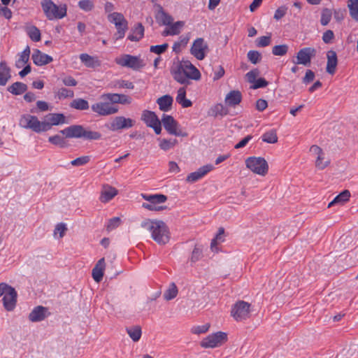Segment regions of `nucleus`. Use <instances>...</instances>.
Returning a JSON list of instances; mask_svg holds the SVG:
<instances>
[{
  "mask_svg": "<svg viewBox=\"0 0 358 358\" xmlns=\"http://www.w3.org/2000/svg\"><path fill=\"white\" fill-rule=\"evenodd\" d=\"M171 73L176 82L186 85L190 84V80H198L201 78L199 71L189 61L173 64Z\"/></svg>",
  "mask_w": 358,
  "mask_h": 358,
  "instance_id": "nucleus-1",
  "label": "nucleus"
},
{
  "mask_svg": "<svg viewBox=\"0 0 358 358\" xmlns=\"http://www.w3.org/2000/svg\"><path fill=\"white\" fill-rule=\"evenodd\" d=\"M141 227L151 234V238L159 245H165L170 240V231L164 222L159 220L145 219Z\"/></svg>",
  "mask_w": 358,
  "mask_h": 358,
  "instance_id": "nucleus-2",
  "label": "nucleus"
},
{
  "mask_svg": "<svg viewBox=\"0 0 358 358\" xmlns=\"http://www.w3.org/2000/svg\"><path fill=\"white\" fill-rule=\"evenodd\" d=\"M60 133L66 138H83L92 141L99 140L101 138V133L85 129L80 124H73L60 131Z\"/></svg>",
  "mask_w": 358,
  "mask_h": 358,
  "instance_id": "nucleus-3",
  "label": "nucleus"
},
{
  "mask_svg": "<svg viewBox=\"0 0 358 358\" xmlns=\"http://www.w3.org/2000/svg\"><path fill=\"white\" fill-rule=\"evenodd\" d=\"M41 5L49 20H60L66 15L67 6L65 3L56 5L52 0H41Z\"/></svg>",
  "mask_w": 358,
  "mask_h": 358,
  "instance_id": "nucleus-4",
  "label": "nucleus"
},
{
  "mask_svg": "<svg viewBox=\"0 0 358 358\" xmlns=\"http://www.w3.org/2000/svg\"><path fill=\"white\" fill-rule=\"evenodd\" d=\"M245 166L255 174L264 176L268 171L266 159L261 157H250L245 159Z\"/></svg>",
  "mask_w": 358,
  "mask_h": 358,
  "instance_id": "nucleus-5",
  "label": "nucleus"
},
{
  "mask_svg": "<svg viewBox=\"0 0 358 358\" xmlns=\"http://www.w3.org/2000/svg\"><path fill=\"white\" fill-rule=\"evenodd\" d=\"M20 125L26 129H31L39 133L48 130V124L45 122H40L36 116L24 115L20 120Z\"/></svg>",
  "mask_w": 358,
  "mask_h": 358,
  "instance_id": "nucleus-6",
  "label": "nucleus"
},
{
  "mask_svg": "<svg viewBox=\"0 0 358 358\" xmlns=\"http://www.w3.org/2000/svg\"><path fill=\"white\" fill-rule=\"evenodd\" d=\"M115 62L121 66L129 68L134 71H138L145 66V63L140 57L127 54L117 57Z\"/></svg>",
  "mask_w": 358,
  "mask_h": 358,
  "instance_id": "nucleus-7",
  "label": "nucleus"
},
{
  "mask_svg": "<svg viewBox=\"0 0 358 358\" xmlns=\"http://www.w3.org/2000/svg\"><path fill=\"white\" fill-rule=\"evenodd\" d=\"M227 341V334L217 331L204 338L200 343L203 348H215L221 346Z\"/></svg>",
  "mask_w": 358,
  "mask_h": 358,
  "instance_id": "nucleus-8",
  "label": "nucleus"
},
{
  "mask_svg": "<svg viewBox=\"0 0 358 358\" xmlns=\"http://www.w3.org/2000/svg\"><path fill=\"white\" fill-rule=\"evenodd\" d=\"M231 315L236 321H242L249 318L250 304L244 301H237L231 309Z\"/></svg>",
  "mask_w": 358,
  "mask_h": 358,
  "instance_id": "nucleus-9",
  "label": "nucleus"
},
{
  "mask_svg": "<svg viewBox=\"0 0 358 358\" xmlns=\"http://www.w3.org/2000/svg\"><path fill=\"white\" fill-rule=\"evenodd\" d=\"M92 110L101 116H108L115 114L119 108L117 106L112 105L107 101L96 102L91 106Z\"/></svg>",
  "mask_w": 358,
  "mask_h": 358,
  "instance_id": "nucleus-10",
  "label": "nucleus"
},
{
  "mask_svg": "<svg viewBox=\"0 0 358 358\" xmlns=\"http://www.w3.org/2000/svg\"><path fill=\"white\" fill-rule=\"evenodd\" d=\"M162 123L163 124L164 129L169 134L176 136H187V133L182 132L179 129L178 123L171 115L164 114L162 119Z\"/></svg>",
  "mask_w": 358,
  "mask_h": 358,
  "instance_id": "nucleus-11",
  "label": "nucleus"
},
{
  "mask_svg": "<svg viewBox=\"0 0 358 358\" xmlns=\"http://www.w3.org/2000/svg\"><path fill=\"white\" fill-rule=\"evenodd\" d=\"M3 304L5 309L8 311H12L16 306L17 293L15 288L7 284V287L3 293Z\"/></svg>",
  "mask_w": 358,
  "mask_h": 358,
  "instance_id": "nucleus-12",
  "label": "nucleus"
},
{
  "mask_svg": "<svg viewBox=\"0 0 358 358\" xmlns=\"http://www.w3.org/2000/svg\"><path fill=\"white\" fill-rule=\"evenodd\" d=\"M208 50L207 43L203 38H198L194 41L190 52L197 59L202 60L205 58Z\"/></svg>",
  "mask_w": 358,
  "mask_h": 358,
  "instance_id": "nucleus-13",
  "label": "nucleus"
},
{
  "mask_svg": "<svg viewBox=\"0 0 358 358\" xmlns=\"http://www.w3.org/2000/svg\"><path fill=\"white\" fill-rule=\"evenodd\" d=\"M316 55V50L313 48H303L296 55V61L294 63L308 66L310 64L311 59Z\"/></svg>",
  "mask_w": 358,
  "mask_h": 358,
  "instance_id": "nucleus-14",
  "label": "nucleus"
},
{
  "mask_svg": "<svg viewBox=\"0 0 358 358\" xmlns=\"http://www.w3.org/2000/svg\"><path fill=\"white\" fill-rule=\"evenodd\" d=\"M135 121L131 118L124 116H117L113 119L110 124L109 129L115 131L122 129L131 128L134 125Z\"/></svg>",
  "mask_w": 358,
  "mask_h": 358,
  "instance_id": "nucleus-15",
  "label": "nucleus"
},
{
  "mask_svg": "<svg viewBox=\"0 0 358 358\" xmlns=\"http://www.w3.org/2000/svg\"><path fill=\"white\" fill-rule=\"evenodd\" d=\"M310 152L317 156L315 160V166L320 170H323L330 164V160L326 159L325 154L322 149L317 145H313L310 148Z\"/></svg>",
  "mask_w": 358,
  "mask_h": 358,
  "instance_id": "nucleus-16",
  "label": "nucleus"
},
{
  "mask_svg": "<svg viewBox=\"0 0 358 358\" xmlns=\"http://www.w3.org/2000/svg\"><path fill=\"white\" fill-rule=\"evenodd\" d=\"M101 99L107 101L112 105L115 103L129 104L131 102V99L127 95L116 93L103 94L101 96Z\"/></svg>",
  "mask_w": 358,
  "mask_h": 358,
  "instance_id": "nucleus-17",
  "label": "nucleus"
},
{
  "mask_svg": "<svg viewBox=\"0 0 358 358\" xmlns=\"http://www.w3.org/2000/svg\"><path fill=\"white\" fill-rule=\"evenodd\" d=\"M48 309L42 306L35 307L29 315V320L32 322H41L50 315Z\"/></svg>",
  "mask_w": 358,
  "mask_h": 358,
  "instance_id": "nucleus-18",
  "label": "nucleus"
},
{
  "mask_svg": "<svg viewBox=\"0 0 358 358\" xmlns=\"http://www.w3.org/2000/svg\"><path fill=\"white\" fill-rule=\"evenodd\" d=\"M156 8L157 11L155 17L157 22L160 25L169 26L173 22V17L167 13L161 5L157 4Z\"/></svg>",
  "mask_w": 358,
  "mask_h": 358,
  "instance_id": "nucleus-19",
  "label": "nucleus"
},
{
  "mask_svg": "<svg viewBox=\"0 0 358 358\" xmlns=\"http://www.w3.org/2000/svg\"><path fill=\"white\" fill-rule=\"evenodd\" d=\"M213 166L212 164H206L200 167L196 171L191 173L187 176L186 180L189 182H194L201 178H203L205 175H206L208 172L213 169Z\"/></svg>",
  "mask_w": 358,
  "mask_h": 358,
  "instance_id": "nucleus-20",
  "label": "nucleus"
},
{
  "mask_svg": "<svg viewBox=\"0 0 358 358\" xmlns=\"http://www.w3.org/2000/svg\"><path fill=\"white\" fill-rule=\"evenodd\" d=\"M118 193V191L109 185H103L101 188L99 200L102 203H107L113 199Z\"/></svg>",
  "mask_w": 358,
  "mask_h": 358,
  "instance_id": "nucleus-21",
  "label": "nucleus"
},
{
  "mask_svg": "<svg viewBox=\"0 0 358 358\" xmlns=\"http://www.w3.org/2000/svg\"><path fill=\"white\" fill-rule=\"evenodd\" d=\"M242 100V94L238 90L230 91L225 97V104L229 107H235L238 105Z\"/></svg>",
  "mask_w": 358,
  "mask_h": 358,
  "instance_id": "nucleus-22",
  "label": "nucleus"
},
{
  "mask_svg": "<svg viewBox=\"0 0 358 358\" xmlns=\"http://www.w3.org/2000/svg\"><path fill=\"white\" fill-rule=\"evenodd\" d=\"M106 267L105 259H100L92 269V275L95 282H99L102 280L103 271Z\"/></svg>",
  "mask_w": 358,
  "mask_h": 358,
  "instance_id": "nucleus-23",
  "label": "nucleus"
},
{
  "mask_svg": "<svg viewBox=\"0 0 358 358\" xmlns=\"http://www.w3.org/2000/svg\"><path fill=\"white\" fill-rule=\"evenodd\" d=\"M327 63L326 71L328 73L334 74L338 64L336 52L334 50H329L327 54Z\"/></svg>",
  "mask_w": 358,
  "mask_h": 358,
  "instance_id": "nucleus-24",
  "label": "nucleus"
},
{
  "mask_svg": "<svg viewBox=\"0 0 358 358\" xmlns=\"http://www.w3.org/2000/svg\"><path fill=\"white\" fill-rule=\"evenodd\" d=\"M45 124H48V130L53 125H59L66 122V117L62 113H50L46 116Z\"/></svg>",
  "mask_w": 358,
  "mask_h": 358,
  "instance_id": "nucleus-25",
  "label": "nucleus"
},
{
  "mask_svg": "<svg viewBox=\"0 0 358 358\" xmlns=\"http://www.w3.org/2000/svg\"><path fill=\"white\" fill-rule=\"evenodd\" d=\"M31 58L34 63L37 66H43L49 64L52 61V58L40 50H36L33 53Z\"/></svg>",
  "mask_w": 358,
  "mask_h": 358,
  "instance_id": "nucleus-26",
  "label": "nucleus"
},
{
  "mask_svg": "<svg viewBox=\"0 0 358 358\" xmlns=\"http://www.w3.org/2000/svg\"><path fill=\"white\" fill-rule=\"evenodd\" d=\"M11 78L10 69L5 61L0 62V85L5 86Z\"/></svg>",
  "mask_w": 358,
  "mask_h": 358,
  "instance_id": "nucleus-27",
  "label": "nucleus"
},
{
  "mask_svg": "<svg viewBox=\"0 0 358 358\" xmlns=\"http://www.w3.org/2000/svg\"><path fill=\"white\" fill-rule=\"evenodd\" d=\"M141 120L149 127L154 126L155 123L159 121V118L154 112L148 110L143 111Z\"/></svg>",
  "mask_w": 358,
  "mask_h": 358,
  "instance_id": "nucleus-28",
  "label": "nucleus"
},
{
  "mask_svg": "<svg viewBox=\"0 0 358 358\" xmlns=\"http://www.w3.org/2000/svg\"><path fill=\"white\" fill-rule=\"evenodd\" d=\"M350 197V191L348 189L343 190L338 195H337L332 201H331L328 204V208H331V206L336 204L343 205L345 202H347L349 200Z\"/></svg>",
  "mask_w": 358,
  "mask_h": 358,
  "instance_id": "nucleus-29",
  "label": "nucleus"
},
{
  "mask_svg": "<svg viewBox=\"0 0 358 358\" xmlns=\"http://www.w3.org/2000/svg\"><path fill=\"white\" fill-rule=\"evenodd\" d=\"M173 98L170 95H164L157 100L159 109L162 111H169L173 103Z\"/></svg>",
  "mask_w": 358,
  "mask_h": 358,
  "instance_id": "nucleus-30",
  "label": "nucleus"
},
{
  "mask_svg": "<svg viewBox=\"0 0 358 358\" xmlns=\"http://www.w3.org/2000/svg\"><path fill=\"white\" fill-rule=\"evenodd\" d=\"M176 100L183 108H188L192 105V102L189 99H186V90L185 87L178 89Z\"/></svg>",
  "mask_w": 358,
  "mask_h": 358,
  "instance_id": "nucleus-31",
  "label": "nucleus"
},
{
  "mask_svg": "<svg viewBox=\"0 0 358 358\" xmlns=\"http://www.w3.org/2000/svg\"><path fill=\"white\" fill-rule=\"evenodd\" d=\"M142 197L149 201V203L159 204L163 203L167 201V196L164 194H142Z\"/></svg>",
  "mask_w": 358,
  "mask_h": 358,
  "instance_id": "nucleus-32",
  "label": "nucleus"
},
{
  "mask_svg": "<svg viewBox=\"0 0 358 358\" xmlns=\"http://www.w3.org/2000/svg\"><path fill=\"white\" fill-rule=\"evenodd\" d=\"M81 62L89 68H94L100 65V62L96 57H92L87 53H83L80 55Z\"/></svg>",
  "mask_w": 358,
  "mask_h": 358,
  "instance_id": "nucleus-33",
  "label": "nucleus"
},
{
  "mask_svg": "<svg viewBox=\"0 0 358 358\" xmlns=\"http://www.w3.org/2000/svg\"><path fill=\"white\" fill-rule=\"evenodd\" d=\"M7 90L14 95H20L27 90V85L21 82H15L9 86Z\"/></svg>",
  "mask_w": 358,
  "mask_h": 358,
  "instance_id": "nucleus-34",
  "label": "nucleus"
},
{
  "mask_svg": "<svg viewBox=\"0 0 358 358\" xmlns=\"http://www.w3.org/2000/svg\"><path fill=\"white\" fill-rule=\"evenodd\" d=\"M144 35V27L141 23H138L132 33L128 36V39L131 41H138Z\"/></svg>",
  "mask_w": 358,
  "mask_h": 358,
  "instance_id": "nucleus-35",
  "label": "nucleus"
},
{
  "mask_svg": "<svg viewBox=\"0 0 358 358\" xmlns=\"http://www.w3.org/2000/svg\"><path fill=\"white\" fill-rule=\"evenodd\" d=\"M347 6L350 17L358 22V0H348Z\"/></svg>",
  "mask_w": 358,
  "mask_h": 358,
  "instance_id": "nucleus-36",
  "label": "nucleus"
},
{
  "mask_svg": "<svg viewBox=\"0 0 358 358\" xmlns=\"http://www.w3.org/2000/svg\"><path fill=\"white\" fill-rule=\"evenodd\" d=\"M127 332L134 342L138 341L142 334L141 328L138 325L127 327Z\"/></svg>",
  "mask_w": 358,
  "mask_h": 358,
  "instance_id": "nucleus-37",
  "label": "nucleus"
},
{
  "mask_svg": "<svg viewBox=\"0 0 358 358\" xmlns=\"http://www.w3.org/2000/svg\"><path fill=\"white\" fill-rule=\"evenodd\" d=\"M30 48L29 46H27L26 48L21 53L20 58L15 62V66L17 69H20L27 64L29 59L30 56Z\"/></svg>",
  "mask_w": 358,
  "mask_h": 358,
  "instance_id": "nucleus-38",
  "label": "nucleus"
},
{
  "mask_svg": "<svg viewBox=\"0 0 358 358\" xmlns=\"http://www.w3.org/2000/svg\"><path fill=\"white\" fill-rule=\"evenodd\" d=\"M70 106L80 110H87L90 107L88 101L81 98L73 99L71 102Z\"/></svg>",
  "mask_w": 358,
  "mask_h": 358,
  "instance_id": "nucleus-39",
  "label": "nucleus"
},
{
  "mask_svg": "<svg viewBox=\"0 0 358 358\" xmlns=\"http://www.w3.org/2000/svg\"><path fill=\"white\" fill-rule=\"evenodd\" d=\"M178 293V289L177 286L174 282H172L169 285L168 289L164 293V298L166 301H170L176 297Z\"/></svg>",
  "mask_w": 358,
  "mask_h": 358,
  "instance_id": "nucleus-40",
  "label": "nucleus"
},
{
  "mask_svg": "<svg viewBox=\"0 0 358 358\" xmlns=\"http://www.w3.org/2000/svg\"><path fill=\"white\" fill-rule=\"evenodd\" d=\"M208 114L213 117H217L218 115L224 116L227 114V110L222 104L217 103L210 109Z\"/></svg>",
  "mask_w": 358,
  "mask_h": 358,
  "instance_id": "nucleus-41",
  "label": "nucleus"
},
{
  "mask_svg": "<svg viewBox=\"0 0 358 358\" xmlns=\"http://www.w3.org/2000/svg\"><path fill=\"white\" fill-rule=\"evenodd\" d=\"M159 146L161 150L164 151H167L173 148L178 143V141L176 139H159Z\"/></svg>",
  "mask_w": 358,
  "mask_h": 358,
  "instance_id": "nucleus-42",
  "label": "nucleus"
},
{
  "mask_svg": "<svg viewBox=\"0 0 358 358\" xmlns=\"http://www.w3.org/2000/svg\"><path fill=\"white\" fill-rule=\"evenodd\" d=\"M262 139L264 142H266L267 143H275L278 142V136L276 131L274 129H271L270 131H266L264 133L262 136Z\"/></svg>",
  "mask_w": 358,
  "mask_h": 358,
  "instance_id": "nucleus-43",
  "label": "nucleus"
},
{
  "mask_svg": "<svg viewBox=\"0 0 358 358\" xmlns=\"http://www.w3.org/2000/svg\"><path fill=\"white\" fill-rule=\"evenodd\" d=\"M108 19L111 23H113L114 24L127 22L124 15L122 13L117 12L109 14Z\"/></svg>",
  "mask_w": 358,
  "mask_h": 358,
  "instance_id": "nucleus-44",
  "label": "nucleus"
},
{
  "mask_svg": "<svg viewBox=\"0 0 358 358\" xmlns=\"http://www.w3.org/2000/svg\"><path fill=\"white\" fill-rule=\"evenodd\" d=\"M332 11L331 9L325 8L322 10L321 13V19H320V23L323 26L327 25L331 17H332Z\"/></svg>",
  "mask_w": 358,
  "mask_h": 358,
  "instance_id": "nucleus-45",
  "label": "nucleus"
},
{
  "mask_svg": "<svg viewBox=\"0 0 358 358\" xmlns=\"http://www.w3.org/2000/svg\"><path fill=\"white\" fill-rule=\"evenodd\" d=\"M78 7L85 11L90 12L94 8V2L93 0H80L78 1Z\"/></svg>",
  "mask_w": 358,
  "mask_h": 358,
  "instance_id": "nucleus-46",
  "label": "nucleus"
},
{
  "mask_svg": "<svg viewBox=\"0 0 358 358\" xmlns=\"http://www.w3.org/2000/svg\"><path fill=\"white\" fill-rule=\"evenodd\" d=\"M48 141L55 145L59 146L60 148H64L66 146V142L64 138L58 134L49 137Z\"/></svg>",
  "mask_w": 358,
  "mask_h": 358,
  "instance_id": "nucleus-47",
  "label": "nucleus"
},
{
  "mask_svg": "<svg viewBox=\"0 0 358 358\" xmlns=\"http://www.w3.org/2000/svg\"><path fill=\"white\" fill-rule=\"evenodd\" d=\"M27 34L33 41L37 42L41 40V31L35 26L28 28Z\"/></svg>",
  "mask_w": 358,
  "mask_h": 358,
  "instance_id": "nucleus-48",
  "label": "nucleus"
},
{
  "mask_svg": "<svg viewBox=\"0 0 358 358\" xmlns=\"http://www.w3.org/2000/svg\"><path fill=\"white\" fill-rule=\"evenodd\" d=\"M287 51L288 46L285 44L275 45L272 49V53L275 56H283Z\"/></svg>",
  "mask_w": 358,
  "mask_h": 358,
  "instance_id": "nucleus-49",
  "label": "nucleus"
},
{
  "mask_svg": "<svg viewBox=\"0 0 358 358\" xmlns=\"http://www.w3.org/2000/svg\"><path fill=\"white\" fill-rule=\"evenodd\" d=\"M247 56H248V60L252 64H256L258 62H259L262 59L261 54L257 50H250L248 52Z\"/></svg>",
  "mask_w": 358,
  "mask_h": 358,
  "instance_id": "nucleus-50",
  "label": "nucleus"
},
{
  "mask_svg": "<svg viewBox=\"0 0 358 358\" xmlns=\"http://www.w3.org/2000/svg\"><path fill=\"white\" fill-rule=\"evenodd\" d=\"M185 22L183 21H178L175 23L173 22L169 24L170 31L173 36L178 35L180 33V29L184 26Z\"/></svg>",
  "mask_w": 358,
  "mask_h": 358,
  "instance_id": "nucleus-51",
  "label": "nucleus"
},
{
  "mask_svg": "<svg viewBox=\"0 0 358 358\" xmlns=\"http://www.w3.org/2000/svg\"><path fill=\"white\" fill-rule=\"evenodd\" d=\"M57 96L59 99L68 97L72 98L74 96V92L71 90L62 87L58 90Z\"/></svg>",
  "mask_w": 358,
  "mask_h": 358,
  "instance_id": "nucleus-52",
  "label": "nucleus"
},
{
  "mask_svg": "<svg viewBox=\"0 0 358 358\" xmlns=\"http://www.w3.org/2000/svg\"><path fill=\"white\" fill-rule=\"evenodd\" d=\"M168 48H169V44L165 43L162 45L150 46V51L151 52H153V53H155L157 55H160V54H162L163 52H166V50L168 49Z\"/></svg>",
  "mask_w": 358,
  "mask_h": 358,
  "instance_id": "nucleus-53",
  "label": "nucleus"
},
{
  "mask_svg": "<svg viewBox=\"0 0 358 358\" xmlns=\"http://www.w3.org/2000/svg\"><path fill=\"white\" fill-rule=\"evenodd\" d=\"M90 160V156H82L71 162V164L74 166H80L87 164Z\"/></svg>",
  "mask_w": 358,
  "mask_h": 358,
  "instance_id": "nucleus-54",
  "label": "nucleus"
},
{
  "mask_svg": "<svg viewBox=\"0 0 358 358\" xmlns=\"http://www.w3.org/2000/svg\"><path fill=\"white\" fill-rule=\"evenodd\" d=\"M202 257V249L196 245L192 251L190 261L192 263H195L199 261Z\"/></svg>",
  "mask_w": 358,
  "mask_h": 358,
  "instance_id": "nucleus-55",
  "label": "nucleus"
},
{
  "mask_svg": "<svg viewBox=\"0 0 358 358\" xmlns=\"http://www.w3.org/2000/svg\"><path fill=\"white\" fill-rule=\"evenodd\" d=\"M210 328V324L206 323L203 325L195 326L192 328V333L194 334H204L208 331Z\"/></svg>",
  "mask_w": 358,
  "mask_h": 358,
  "instance_id": "nucleus-56",
  "label": "nucleus"
},
{
  "mask_svg": "<svg viewBox=\"0 0 358 358\" xmlns=\"http://www.w3.org/2000/svg\"><path fill=\"white\" fill-rule=\"evenodd\" d=\"M271 34L268 36H264L259 37L256 40L257 46L258 47H266L271 43Z\"/></svg>",
  "mask_w": 358,
  "mask_h": 358,
  "instance_id": "nucleus-57",
  "label": "nucleus"
},
{
  "mask_svg": "<svg viewBox=\"0 0 358 358\" xmlns=\"http://www.w3.org/2000/svg\"><path fill=\"white\" fill-rule=\"evenodd\" d=\"M142 206L144 208L148 209L149 210H152V211H160V210H166L167 208V207L165 206H157V204H156V203L151 204V203H143L142 204Z\"/></svg>",
  "mask_w": 358,
  "mask_h": 358,
  "instance_id": "nucleus-58",
  "label": "nucleus"
},
{
  "mask_svg": "<svg viewBox=\"0 0 358 358\" xmlns=\"http://www.w3.org/2000/svg\"><path fill=\"white\" fill-rule=\"evenodd\" d=\"M66 230H67V228L66 227V224L64 223H59V224H57V226L55 229L54 236H56L57 234L59 233V237L62 238L64 236Z\"/></svg>",
  "mask_w": 358,
  "mask_h": 358,
  "instance_id": "nucleus-59",
  "label": "nucleus"
},
{
  "mask_svg": "<svg viewBox=\"0 0 358 358\" xmlns=\"http://www.w3.org/2000/svg\"><path fill=\"white\" fill-rule=\"evenodd\" d=\"M259 73V70L255 69L247 73L245 76L249 83H253L256 80V78L258 76Z\"/></svg>",
  "mask_w": 358,
  "mask_h": 358,
  "instance_id": "nucleus-60",
  "label": "nucleus"
},
{
  "mask_svg": "<svg viewBox=\"0 0 358 358\" xmlns=\"http://www.w3.org/2000/svg\"><path fill=\"white\" fill-rule=\"evenodd\" d=\"M287 10V8L285 6L279 7L275 12L274 17H273L274 19H275L276 20H280L285 15Z\"/></svg>",
  "mask_w": 358,
  "mask_h": 358,
  "instance_id": "nucleus-61",
  "label": "nucleus"
},
{
  "mask_svg": "<svg viewBox=\"0 0 358 358\" xmlns=\"http://www.w3.org/2000/svg\"><path fill=\"white\" fill-rule=\"evenodd\" d=\"M254 85L251 86L252 89H258L262 87H265L268 85V83L263 78H260L253 83Z\"/></svg>",
  "mask_w": 358,
  "mask_h": 358,
  "instance_id": "nucleus-62",
  "label": "nucleus"
},
{
  "mask_svg": "<svg viewBox=\"0 0 358 358\" xmlns=\"http://www.w3.org/2000/svg\"><path fill=\"white\" fill-rule=\"evenodd\" d=\"M120 223V219L118 217H113L109 220L108 224L107 226L108 230H112L117 228Z\"/></svg>",
  "mask_w": 358,
  "mask_h": 358,
  "instance_id": "nucleus-63",
  "label": "nucleus"
},
{
  "mask_svg": "<svg viewBox=\"0 0 358 358\" xmlns=\"http://www.w3.org/2000/svg\"><path fill=\"white\" fill-rule=\"evenodd\" d=\"M334 37V34L331 30H327L322 36V40L325 43H330Z\"/></svg>",
  "mask_w": 358,
  "mask_h": 358,
  "instance_id": "nucleus-64",
  "label": "nucleus"
}]
</instances>
